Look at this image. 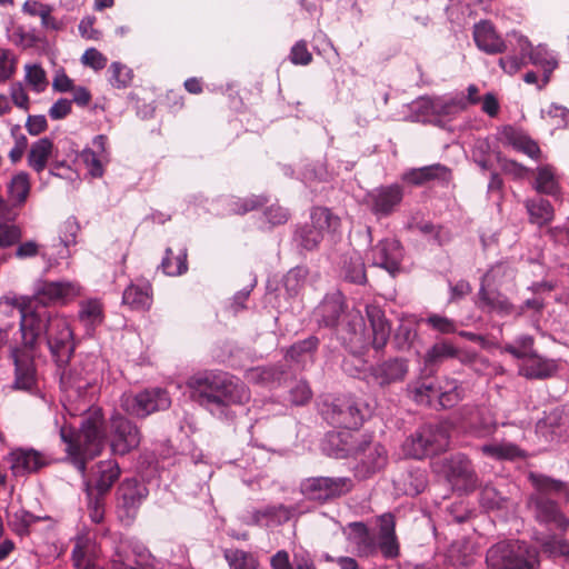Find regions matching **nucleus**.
<instances>
[{
    "instance_id": "f257e3e1",
    "label": "nucleus",
    "mask_w": 569,
    "mask_h": 569,
    "mask_svg": "<svg viewBox=\"0 0 569 569\" xmlns=\"http://www.w3.org/2000/svg\"><path fill=\"white\" fill-rule=\"evenodd\" d=\"M0 305L19 316L18 328L14 325L0 328V348H9L14 365L12 389L27 392L36 390L34 358L38 355L40 335L44 330L51 357L61 370L63 409L70 417L83 416L78 430L68 422L66 416L56 417L54 426L66 445L67 458L84 476L87 462L98 457L104 448V417L101 408L92 406L93 393L89 392L92 379L66 370L74 351L70 322L61 315H49L43 322L36 312H26L16 296H3Z\"/></svg>"
},
{
    "instance_id": "f03ea898",
    "label": "nucleus",
    "mask_w": 569,
    "mask_h": 569,
    "mask_svg": "<svg viewBox=\"0 0 569 569\" xmlns=\"http://www.w3.org/2000/svg\"><path fill=\"white\" fill-rule=\"evenodd\" d=\"M190 398L214 418L231 422L238 409L250 401L251 392L243 381L226 372L203 371L187 381Z\"/></svg>"
},
{
    "instance_id": "7ed1b4c3",
    "label": "nucleus",
    "mask_w": 569,
    "mask_h": 569,
    "mask_svg": "<svg viewBox=\"0 0 569 569\" xmlns=\"http://www.w3.org/2000/svg\"><path fill=\"white\" fill-rule=\"evenodd\" d=\"M366 315L370 322L371 332H365L361 329V320H359L358 323L352 325L349 337L343 338L352 355L343 360L342 369L351 376L360 375L365 368V360L360 356L362 351L369 346L376 350L382 349L390 337V326L379 307L373 305L367 306Z\"/></svg>"
},
{
    "instance_id": "20e7f679",
    "label": "nucleus",
    "mask_w": 569,
    "mask_h": 569,
    "mask_svg": "<svg viewBox=\"0 0 569 569\" xmlns=\"http://www.w3.org/2000/svg\"><path fill=\"white\" fill-rule=\"evenodd\" d=\"M377 521L379 526L377 538L370 532L368 526L361 521L348 523L342 532L359 557H372L380 551L386 559L397 558L399 556V543L393 515L383 513L378 517Z\"/></svg>"
},
{
    "instance_id": "39448f33",
    "label": "nucleus",
    "mask_w": 569,
    "mask_h": 569,
    "mask_svg": "<svg viewBox=\"0 0 569 569\" xmlns=\"http://www.w3.org/2000/svg\"><path fill=\"white\" fill-rule=\"evenodd\" d=\"M486 565L488 569H538L539 556L525 541H500L488 549Z\"/></svg>"
},
{
    "instance_id": "423d86ee",
    "label": "nucleus",
    "mask_w": 569,
    "mask_h": 569,
    "mask_svg": "<svg viewBox=\"0 0 569 569\" xmlns=\"http://www.w3.org/2000/svg\"><path fill=\"white\" fill-rule=\"evenodd\" d=\"M411 398L418 405L442 409L456 406L462 399V388L455 379L422 381L408 386Z\"/></svg>"
},
{
    "instance_id": "0eeeda50",
    "label": "nucleus",
    "mask_w": 569,
    "mask_h": 569,
    "mask_svg": "<svg viewBox=\"0 0 569 569\" xmlns=\"http://www.w3.org/2000/svg\"><path fill=\"white\" fill-rule=\"evenodd\" d=\"M345 451L351 453L356 460L353 467L355 476L365 480L382 471L388 463V451L383 445L363 437L351 449H339L336 457H345Z\"/></svg>"
},
{
    "instance_id": "6e6552de",
    "label": "nucleus",
    "mask_w": 569,
    "mask_h": 569,
    "mask_svg": "<svg viewBox=\"0 0 569 569\" xmlns=\"http://www.w3.org/2000/svg\"><path fill=\"white\" fill-rule=\"evenodd\" d=\"M371 415L372 408L363 399L342 396L336 398L330 409L326 411V419L336 427L358 429Z\"/></svg>"
},
{
    "instance_id": "1a4fd4ad",
    "label": "nucleus",
    "mask_w": 569,
    "mask_h": 569,
    "mask_svg": "<svg viewBox=\"0 0 569 569\" xmlns=\"http://www.w3.org/2000/svg\"><path fill=\"white\" fill-rule=\"evenodd\" d=\"M340 219L328 208L316 207L310 212V222L305 223L295 233V241L305 250H313L327 233L336 232Z\"/></svg>"
},
{
    "instance_id": "9d476101",
    "label": "nucleus",
    "mask_w": 569,
    "mask_h": 569,
    "mask_svg": "<svg viewBox=\"0 0 569 569\" xmlns=\"http://www.w3.org/2000/svg\"><path fill=\"white\" fill-rule=\"evenodd\" d=\"M171 405L168 392L161 388L146 389L138 393L124 392L120 398L122 410L133 417L144 418Z\"/></svg>"
},
{
    "instance_id": "9b49d317",
    "label": "nucleus",
    "mask_w": 569,
    "mask_h": 569,
    "mask_svg": "<svg viewBox=\"0 0 569 569\" xmlns=\"http://www.w3.org/2000/svg\"><path fill=\"white\" fill-rule=\"evenodd\" d=\"M100 548L88 531L79 532L74 538L72 560L78 569H103L97 567L93 561L99 557ZM110 569H136L127 562L123 555L117 550Z\"/></svg>"
},
{
    "instance_id": "f8f14e48",
    "label": "nucleus",
    "mask_w": 569,
    "mask_h": 569,
    "mask_svg": "<svg viewBox=\"0 0 569 569\" xmlns=\"http://www.w3.org/2000/svg\"><path fill=\"white\" fill-rule=\"evenodd\" d=\"M352 487L349 477H310L301 481L300 491L308 500L326 501L348 493Z\"/></svg>"
},
{
    "instance_id": "ddd939ff",
    "label": "nucleus",
    "mask_w": 569,
    "mask_h": 569,
    "mask_svg": "<svg viewBox=\"0 0 569 569\" xmlns=\"http://www.w3.org/2000/svg\"><path fill=\"white\" fill-rule=\"evenodd\" d=\"M141 433L136 423L118 413L110 418L109 446L113 455L124 456L137 449Z\"/></svg>"
},
{
    "instance_id": "4468645a",
    "label": "nucleus",
    "mask_w": 569,
    "mask_h": 569,
    "mask_svg": "<svg viewBox=\"0 0 569 569\" xmlns=\"http://www.w3.org/2000/svg\"><path fill=\"white\" fill-rule=\"evenodd\" d=\"M510 37L516 40L519 51L528 56L530 63L542 69V84L538 86L541 89L549 82L551 73L558 68L559 54L546 44H538L533 48L527 37L516 31L511 32Z\"/></svg>"
},
{
    "instance_id": "2eb2a0df",
    "label": "nucleus",
    "mask_w": 569,
    "mask_h": 569,
    "mask_svg": "<svg viewBox=\"0 0 569 569\" xmlns=\"http://www.w3.org/2000/svg\"><path fill=\"white\" fill-rule=\"evenodd\" d=\"M148 496V488L137 479H124L117 491L118 513L121 521L130 523L143 500Z\"/></svg>"
},
{
    "instance_id": "dca6fc26",
    "label": "nucleus",
    "mask_w": 569,
    "mask_h": 569,
    "mask_svg": "<svg viewBox=\"0 0 569 569\" xmlns=\"http://www.w3.org/2000/svg\"><path fill=\"white\" fill-rule=\"evenodd\" d=\"M34 295L44 305H67L81 295V286L69 280H40L36 284Z\"/></svg>"
},
{
    "instance_id": "f3484780",
    "label": "nucleus",
    "mask_w": 569,
    "mask_h": 569,
    "mask_svg": "<svg viewBox=\"0 0 569 569\" xmlns=\"http://www.w3.org/2000/svg\"><path fill=\"white\" fill-rule=\"evenodd\" d=\"M402 199L403 188L398 183L377 187L367 194L369 209L377 218L392 214Z\"/></svg>"
},
{
    "instance_id": "a211bd4d",
    "label": "nucleus",
    "mask_w": 569,
    "mask_h": 569,
    "mask_svg": "<svg viewBox=\"0 0 569 569\" xmlns=\"http://www.w3.org/2000/svg\"><path fill=\"white\" fill-rule=\"evenodd\" d=\"M6 461L14 477H24L48 466L50 458L32 448H16L8 453Z\"/></svg>"
},
{
    "instance_id": "6ab92c4d",
    "label": "nucleus",
    "mask_w": 569,
    "mask_h": 569,
    "mask_svg": "<svg viewBox=\"0 0 569 569\" xmlns=\"http://www.w3.org/2000/svg\"><path fill=\"white\" fill-rule=\"evenodd\" d=\"M369 259L372 266L379 267L395 276L400 271L403 248L395 238L380 240L371 250Z\"/></svg>"
},
{
    "instance_id": "aec40b11",
    "label": "nucleus",
    "mask_w": 569,
    "mask_h": 569,
    "mask_svg": "<svg viewBox=\"0 0 569 569\" xmlns=\"http://www.w3.org/2000/svg\"><path fill=\"white\" fill-rule=\"evenodd\" d=\"M443 470L448 481L459 490H470L475 487L477 477L470 460L463 455H456L447 459Z\"/></svg>"
},
{
    "instance_id": "412c9836",
    "label": "nucleus",
    "mask_w": 569,
    "mask_h": 569,
    "mask_svg": "<svg viewBox=\"0 0 569 569\" xmlns=\"http://www.w3.org/2000/svg\"><path fill=\"white\" fill-rule=\"evenodd\" d=\"M536 520L561 532L569 528V519L560 511L558 505L542 495L532 496L529 500Z\"/></svg>"
},
{
    "instance_id": "4be33fe9",
    "label": "nucleus",
    "mask_w": 569,
    "mask_h": 569,
    "mask_svg": "<svg viewBox=\"0 0 569 569\" xmlns=\"http://www.w3.org/2000/svg\"><path fill=\"white\" fill-rule=\"evenodd\" d=\"M292 516L293 509L291 507L282 503L268 505L248 511V515L243 517V522L247 525L276 527L287 522Z\"/></svg>"
},
{
    "instance_id": "5701e85b",
    "label": "nucleus",
    "mask_w": 569,
    "mask_h": 569,
    "mask_svg": "<svg viewBox=\"0 0 569 569\" xmlns=\"http://www.w3.org/2000/svg\"><path fill=\"white\" fill-rule=\"evenodd\" d=\"M80 231V226L74 217L66 219L59 228V250L57 257L49 252H43L42 257L47 260L48 267L51 268L58 264L59 259H69L71 257L70 248L77 244V238Z\"/></svg>"
},
{
    "instance_id": "b1692460",
    "label": "nucleus",
    "mask_w": 569,
    "mask_h": 569,
    "mask_svg": "<svg viewBox=\"0 0 569 569\" xmlns=\"http://www.w3.org/2000/svg\"><path fill=\"white\" fill-rule=\"evenodd\" d=\"M473 40L476 46L488 54L500 53L506 49L505 41L496 32L493 26L487 20H482L475 24Z\"/></svg>"
},
{
    "instance_id": "393cba45",
    "label": "nucleus",
    "mask_w": 569,
    "mask_h": 569,
    "mask_svg": "<svg viewBox=\"0 0 569 569\" xmlns=\"http://www.w3.org/2000/svg\"><path fill=\"white\" fill-rule=\"evenodd\" d=\"M123 305L133 310L146 311L152 305V288L148 280L141 279L130 283L122 295Z\"/></svg>"
},
{
    "instance_id": "a878e982",
    "label": "nucleus",
    "mask_w": 569,
    "mask_h": 569,
    "mask_svg": "<svg viewBox=\"0 0 569 569\" xmlns=\"http://www.w3.org/2000/svg\"><path fill=\"white\" fill-rule=\"evenodd\" d=\"M408 372L407 361L403 359H391L372 369L375 381L383 387L402 381Z\"/></svg>"
},
{
    "instance_id": "bb28decb",
    "label": "nucleus",
    "mask_w": 569,
    "mask_h": 569,
    "mask_svg": "<svg viewBox=\"0 0 569 569\" xmlns=\"http://www.w3.org/2000/svg\"><path fill=\"white\" fill-rule=\"evenodd\" d=\"M499 290L481 284L478 293L479 307L487 312H493L499 316L513 313V306Z\"/></svg>"
},
{
    "instance_id": "cd10ccee",
    "label": "nucleus",
    "mask_w": 569,
    "mask_h": 569,
    "mask_svg": "<svg viewBox=\"0 0 569 569\" xmlns=\"http://www.w3.org/2000/svg\"><path fill=\"white\" fill-rule=\"evenodd\" d=\"M478 558L475 545L466 540L452 542L447 551V559L456 569H471Z\"/></svg>"
},
{
    "instance_id": "c85d7f7f",
    "label": "nucleus",
    "mask_w": 569,
    "mask_h": 569,
    "mask_svg": "<svg viewBox=\"0 0 569 569\" xmlns=\"http://www.w3.org/2000/svg\"><path fill=\"white\" fill-rule=\"evenodd\" d=\"M515 269L507 261H499L491 266L489 270L483 274L481 284L509 290L513 287Z\"/></svg>"
},
{
    "instance_id": "c756f323",
    "label": "nucleus",
    "mask_w": 569,
    "mask_h": 569,
    "mask_svg": "<svg viewBox=\"0 0 569 569\" xmlns=\"http://www.w3.org/2000/svg\"><path fill=\"white\" fill-rule=\"evenodd\" d=\"M78 319L87 332H92L103 321V306L97 298H90L79 303Z\"/></svg>"
},
{
    "instance_id": "7c9ffc66",
    "label": "nucleus",
    "mask_w": 569,
    "mask_h": 569,
    "mask_svg": "<svg viewBox=\"0 0 569 569\" xmlns=\"http://www.w3.org/2000/svg\"><path fill=\"white\" fill-rule=\"evenodd\" d=\"M120 476V467L114 460H104L96 465L93 486L100 496L108 492Z\"/></svg>"
},
{
    "instance_id": "2f4dec72",
    "label": "nucleus",
    "mask_w": 569,
    "mask_h": 569,
    "mask_svg": "<svg viewBox=\"0 0 569 569\" xmlns=\"http://www.w3.org/2000/svg\"><path fill=\"white\" fill-rule=\"evenodd\" d=\"M557 370V365L553 360L542 358L536 352L521 362L519 372L526 378L541 379L550 377Z\"/></svg>"
},
{
    "instance_id": "473e14b6",
    "label": "nucleus",
    "mask_w": 569,
    "mask_h": 569,
    "mask_svg": "<svg viewBox=\"0 0 569 569\" xmlns=\"http://www.w3.org/2000/svg\"><path fill=\"white\" fill-rule=\"evenodd\" d=\"M31 182L29 173L19 171L13 174L7 184V197L13 207H22L29 197Z\"/></svg>"
},
{
    "instance_id": "72a5a7b5",
    "label": "nucleus",
    "mask_w": 569,
    "mask_h": 569,
    "mask_svg": "<svg viewBox=\"0 0 569 569\" xmlns=\"http://www.w3.org/2000/svg\"><path fill=\"white\" fill-rule=\"evenodd\" d=\"M53 151V142L49 138H41L34 141L29 150L28 164L36 172H42Z\"/></svg>"
},
{
    "instance_id": "f704fd0d",
    "label": "nucleus",
    "mask_w": 569,
    "mask_h": 569,
    "mask_svg": "<svg viewBox=\"0 0 569 569\" xmlns=\"http://www.w3.org/2000/svg\"><path fill=\"white\" fill-rule=\"evenodd\" d=\"M420 437H423L429 455L445 450L449 443L448 432L442 426L425 425L420 427Z\"/></svg>"
},
{
    "instance_id": "c9c22d12",
    "label": "nucleus",
    "mask_w": 569,
    "mask_h": 569,
    "mask_svg": "<svg viewBox=\"0 0 569 569\" xmlns=\"http://www.w3.org/2000/svg\"><path fill=\"white\" fill-rule=\"evenodd\" d=\"M427 103H429L435 117L453 116L467 108L463 94L435 97L433 101H427Z\"/></svg>"
},
{
    "instance_id": "e433bc0d",
    "label": "nucleus",
    "mask_w": 569,
    "mask_h": 569,
    "mask_svg": "<svg viewBox=\"0 0 569 569\" xmlns=\"http://www.w3.org/2000/svg\"><path fill=\"white\" fill-rule=\"evenodd\" d=\"M505 139L513 150L522 152L531 159H537L540 154L537 142L520 131L510 128L505 131Z\"/></svg>"
},
{
    "instance_id": "4c0bfd02",
    "label": "nucleus",
    "mask_w": 569,
    "mask_h": 569,
    "mask_svg": "<svg viewBox=\"0 0 569 569\" xmlns=\"http://www.w3.org/2000/svg\"><path fill=\"white\" fill-rule=\"evenodd\" d=\"M342 312V303L338 299H326L316 309L315 316L319 325L333 327Z\"/></svg>"
},
{
    "instance_id": "58836bf2",
    "label": "nucleus",
    "mask_w": 569,
    "mask_h": 569,
    "mask_svg": "<svg viewBox=\"0 0 569 569\" xmlns=\"http://www.w3.org/2000/svg\"><path fill=\"white\" fill-rule=\"evenodd\" d=\"M160 268L166 276H181L188 270L187 249H181L178 256L173 258L171 248H167L161 260Z\"/></svg>"
},
{
    "instance_id": "ea45409f",
    "label": "nucleus",
    "mask_w": 569,
    "mask_h": 569,
    "mask_svg": "<svg viewBox=\"0 0 569 569\" xmlns=\"http://www.w3.org/2000/svg\"><path fill=\"white\" fill-rule=\"evenodd\" d=\"M526 208L530 221L539 227L547 224L553 218V208L548 200L542 198L527 200Z\"/></svg>"
},
{
    "instance_id": "a19ab883",
    "label": "nucleus",
    "mask_w": 569,
    "mask_h": 569,
    "mask_svg": "<svg viewBox=\"0 0 569 569\" xmlns=\"http://www.w3.org/2000/svg\"><path fill=\"white\" fill-rule=\"evenodd\" d=\"M535 189L540 193L555 196L559 191L558 177L553 167L543 164L537 168Z\"/></svg>"
},
{
    "instance_id": "79ce46f5",
    "label": "nucleus",
    "mask_w": 569,
    "mask_h": 569,
    "mask_svg": "<svg viewBox=\"0 0 569 569\" xmlns=\"http://www.w3.org/2000/svg\"><path fill=\"white\" fill-rule=\"evenodd\" d=\"M23 81L34 93H42L49 86L47 73L40 63H27L23 67Z\"/></svg>"
},
{
    "instance_id": "37998d69",
    "label": "nucleus",
    "mask_w": 569,
    "mask_h": 569,
    "mask_svg": "<svg viewBox=\"0 0 569 569\" xmlns=\"http://www.w3.org/2000/svg\"><path fill=\"white\" fill-rule=\"evenodd\" d=\"M42 519L31 512L20 508L13 512L8 513V525L11 530L20 537L29 535L30 526Z\"/></svg>"
},
{
    "instance_id": "c03bdc74",
    "label": "nucleus",
    "mask_w": 569,
    "mask_h": 569,
    "mask_svg": "<svg viewBox=\"0 0 569 569\" xmlns=\"http://www.w3.org/2000/svg\"><path fill=\"white\" fill-rule=\"evenodd\" d=\"M318 339L313 336L299 341L287 351V359L297 363H306L312 359V352L317 349Z\"/></svg>"
},
{
    "instance_id": "a18cd8bd",
    "label": "nucleus",
    "mask_w": 569,
    "mask_h": 569,
    "mask_svg": "<svg viewBox=\"0 0 569 569\" xmlns=\"http://www.w3.org/2000/svg\"><path fill=\"white\" fill-rule=\"evenodd\" d=\"M481 452L496 460H512L521 455L520 449L510 442H493L480 447Z\"/></svg>"
},
{
    "instance_id": "49530a36",
    "label": "nucleus",
    "mask_w": 569,
    "mask_h": 569,
    "mask_svg": "<svg viewBox=\"0 0 569 569\" xmlns=\"http://www.w3.org/2000/svg\"><path fill=\"white\" fill-rule=\"evenodd\" d=\"M223 557L230 569H257L258 560L248 551L229 548L223 551Z\"/></svg>"
},
{
    "instance_id": "de8ad7c7",
    "label": "nucleus",
    "mask_w": 569,
    "mask_h": 569,
    "mask_svg": "<svg viewBox=\"0 0 569 569\" xmlns=\"http://www.w3.org/2000/svg\"><path fill=\"white\" fill-rule=\"evenodd\" d=\"M19 58L17 53L0 44V84L10 81L18 70Z\"/></svg>"
},
{
    "instance_id": "09e8293b",
    "label": "nucleus",
    "mask_w": 569,
    "mask_h": 569,
    "mask_svg": "<svg viewBox=\"0 0 569 569\" xmlns=\"http://www.w3.org/2000/svg\"><path fill=\"white\" fill-rule=\"evenodd\" d=\"M545 552L552 557H563L569 561V541L557 537L547 536L537 538Z\"/></svg>"
},
{
    "instance_id": "8fccbe9b",
    "label": "nucleus",
    "mask_w": 569,
    "mask_h": 569,
    "mask_svg": "<svg viewBox=\"0 0 569 569\" xmlns=\"http://www.w3.org/2000/svg\"><path fill=\"white\" fill-rule=\"evenodd\" d=\"M505 350L523 362L536 352L533 350V338L527 335L520 336L512 343L507 345Z\"/></svg>"
},
{
    "instance_id": "3c124183",
    "label": "nucleus",
    "mask_w": 569,
    "mask_h": 569,
    "mask_svg": "<svg viewBox=\"0 0 569 569\" xmlns=\"http://www.w3.org/2000/svg\"><path fill=\"white\" fill-rule=\"evenodd\" d=\"M345 277L350 282L358 284L367 281L365 263L359 253L351 254L349 261L345 262Z\"/></svg>"
},
{
    "instance_id": "603ef678",
    "label": "nucleus",
    "mask_w": 569,
    "mask_h": 569,
    "mask_svg": "<svg viewBox=\"0 0 569 569\" xmlns=\"http://www.w3.org/2000/svg\"><path fill=\"white\" fill-rule=\"evenodd\" d=\"M530 480L541 493H567V486L563 481L535 473L530 475Z\"/></svg>"
},
{
    "instance_id": "864d4df0",
    "label": "nucleus",
    "mask_w": 569,
    "mask_h": 569,
    "mask_svg": "<svg viewBox=\"0 0 569 569\" xmlns=\"http://www.w3.org/2000/svg\"><path fill=\"white\" fill-rule=\"evenodd\" d=\"M457 356V349L449 342L435 343L425 356V362L427 365H435L446 359L455 358Z\"/></svg>"
},
{
    "instance_id": "5fc2aeb1",
    "label": "nucleus",
    "mask_w": 569,
    "mask_h": 569,
    "mask_svg": "<svg viewBox=\"0 0 569 569\" xmlns=\"http://www.w3.org/2000/svg\"><path fill=\"white\" fill-rule=\"evenodd\" d=\"M223 201L228 203L229 212L243 214L261 206L266 201V199L260 196H250L243 199L227 198L223 199Z\"/></svg>"
},
{
    "instance_id": "6e6d98bb",
    "label": "nucleus",
    "mask_w": 569,
    "mask_h": 569,
    "mask_svg": "<svg viewBox=\"0 0 569 569\" xmlns=\"http://www.w3.org/2000/svg\"><path fill=\"white\" fill-rule=\"evenodd\" d=\"M480 505L486 510H498L505 507L507 499L491 485H486L480 491Z\"/></svg>"
},
{
    "instance_id": "4d7b16f0",
    "label": "nucleus",
    "mask_w": 569,
    "mask_h": 569,
    "mask_svg": "<svg viewBox=\"0 0 569 569\" xmlns=\"http://www.w3.org/2000/svg\"><path fill=\"white\" fill-rule=\"evenodd\" d=\"M7 37L13 46L22 50L33 48L39 41L34 31H27L22 26L14 28L11 32L8 31Z\"/></svg>"
},
{
    "instance_id": "13d9d810",
    "label": "nucleus",
    "mask_w": 569,
    "mask_h": 569,
    "mask_svg": "<svg viewBox=\"0 0 569 569\" xmlns=\"http://www.w3.org/2000/svg\"><path fill=\"white\" fill-rule=\"evenodd\" d=\"M110 71V83L112 87L121 89L130 84L133 72L130 68L122 64L121 62H112L109 68Z\"/></svg>"
},
{
    "instance_id": "bf43d9fd",
    "label": "nucleus",
    "mask_w": 569,
    "mask_h": 569,
    "mask_svg": "<svg viewBox=\"0 0 569 569\" xmlns=\"http://www.w3.org/2000/svg\"><path fill=\"white\" fill-rule=\"evenodd\" d=\"M423 437H420V428L406 439L403 442L402 449L407 457L413 459H422L429 456V451L426 446H423L425 440Z\"/></svg>"
},
{
    "instance_id": "052dcab7",
    "label": "nucleus",
    "mask_w": 569,
    "mask_h": 569,
    "mask_svg": "<svg viewBox=\"0 0 569 569\" xmlns=\"http://www.w3.org/2000/svg\"><path fill=\"white\" fill-rule=\"evenodd\" d=\"M478 416V422H475L473 420L470 422L473 433L479 438L491 435L497 427L496 420L491 412L487 409H479Z\"/></svg>"
},
{
    "instance_id": "680f3d73",
    "label": "nucleus",
    "mask_w": 569,
    "mask_h": 569,
    "mask_svg": "<svg viewBox=\"0 0 569 569\" xmlns=\"http://www.w3.org/2000/svg\"><path fill=\"white\" fill-rule=\"evenodd\" d=\"M22 237L21 228L8 221H0V249L9 248Z\"/></svg>"
},
{
    "instance_id": "e2e57ef3",
    "label": "nucleus",
    "mask_w": 569,
    "mask_h": 569,
    "mask_svg": "<svg viewBox=\"0 0 569 569\" xmlns=\"http://www.w3.org/2000/svg\"><path fill=\"white\" fill-rule=\"evenodd\" d=\"M9 99L11 104L17 108L28 111L30 108V98L22 81H14L9 86Z\"/></svg>"
},
{
    "instance_id": "0e129e2a",
    "label": "nucleus",
    "mask_w": 569,
    "mask_h": 569,
    "mask_svg": "<svg viewBox=\"0 0 569 569\" xmlns=\"http://www.w3.org/2000/svg\"><path fill=\"white\" fill-rule=\"evenodd\" d=\"M81 158L93 178H100L103 174V161L108 158L99 154L91 149H84L81 153Z\"/></svg>"
},
{
    "instance_id": "69168bd1",
    "label": "nucleus",
    "mask_w": 569,
    "mask_h": 569,
    "mask_svg": "<svg viewBox=\"0 0 569 569\" xmlns=\"http://www.w3.org/2000/svg\"><path fill=\"white\" fill-rule=\"evenodd\" d=\"M306 271L302 268H293L283 278V284L290 296L297 295L305 283Z\"/></svg>"
},
{
    "instance_id": "338daca9",
    "label": "nucleus",
    "mask_w": 569,
    "mask_h": 569,
    "mask_svg": "<svg viewBox=\"0 0 569 569\" xmlns=\"http://www.w3.org/2000/svg\"><path fill=\"white\" fill-rule=\"evenodd\" d=\"M107 62V57L96 48H88L81 57V63L94 71L104 69Z\"/></svg>"
},
{
    "instance_id": "774afa93",
    "label": "nucleus",
    "mask_w": 569,
    "mask_h": 569,
    "mask_svg": "<svg viewBox=\"0 0 569 569\" xmlns=\"http://www.w3.org/2000/svg\"><path fill=\"white\" fill-rule=\"evenodd\" d=\"M547 114L557 129H569V109L566 107L552 103L547 109Z\"/></svg>"
}]
</instances>
